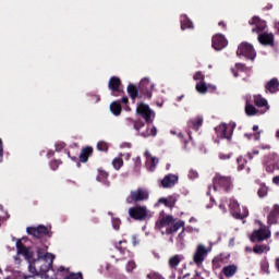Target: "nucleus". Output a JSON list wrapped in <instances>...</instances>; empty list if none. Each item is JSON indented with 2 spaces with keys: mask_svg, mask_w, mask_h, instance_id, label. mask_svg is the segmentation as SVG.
I'll use <instances>...</instances> for the list:
<instances>
[{
  "mask_svg": "<svg viewBox=\"0 0 279 279\" xmlns=\"http://www.w3.org/2000/svg\"><path fill=\"white\" fill-rule=\"evenodd\" d=\"M180 228H184V221L174 219L173 216H161L156 222V229L161 234H173L178 232Z\"/></svg>",
  "mask_w": 279,
  "mask_h": 279,
  "instance_id": "nucleus-1",
  "label": "nucleus"
},
{
  "mask_svg": "<svg viewBox=\"0 0 279 279\" xmlns=\"http://www.w3.org/2000/svg\"><path fill=\"white\" fill-rule=\"evenodd\" d=\"M219 208L220 210H222V213H228V208L232 215V217H234V219H245V217H247V215H250V211L246 209V207H240L239 203L235 199H228V198H222L220 204H219Z\"/></svg>",
  "mask_w": 279,
  "mask_h": 279,
  "instance_id": "nucleus-2",
  "label": "nucleus"
},
{
  "mask_svg": "<svg viewBox=\"0 0 279 279\" xmlns=\"http://www.w3.org/2000/svg\"><path fill=\"white\" fill-rule=\"evenodd\" d=\"M250 25H255L252 32L255 34H258V41L260 43V45H274V34L271 33L260 34V32H265V27H267V24L265 23V21L260 20V17L258 16H254L250 22Z\"/></svg>",
  "mask_w": 279,
  "mask_h": 279,
  "instance_id": "nucleus-3",
  "label": "nucleus"
},
{
  "mask_svg": "<svg viewBox=\"0 0 279 279\" xmlns=\"http://www.w3.org/2000/svg\"><path fill=\"white\" fill-rule=\"evenodd\" d=\"M217 186L223 189V191L230 190L232 186V179L230 177H223L221 174H217L214 179V185L209 186L207 195H211L213 193L217 192Z\"/></svg>",
  "mask_w": 279,
  "mask_h": 279,
  "instance_id": "nucleus-4",
  "label": "nucleus"
},
{
  "mask_svg": "<svg viewBox=\"0 0 279 279\" xmlns=\"http://www.w3.org/2000/svg\"><path fill=\"white\" fill-rule=\"evenodd\" d=\"M208 247L204 244H198L194 251L191 265H196V267H202L204 260H206V257L208 256Z\"/></svg>",
  "mask_w": 279,
  "mask_h": 279,
  "instance_id": "nucleus-5",
  "label": "nucleus"
},
{
  "mask_svg": "<svg viewBox=\"0 0 279 279\" xmlns=\"http://www.w3.org/2000/svg\"><path fill=\"white\" fill-rule=\"evenodd\" d=\"M205 75L202 72H196L194 74V80L196 83V90L197 93H199L201 95H206V93H208V88H213V90H216V86H210V85H206V82H204L205 80Z\"/></svg>",
  "mask_w": 279,
  "mask_h": 279,
  "instance_id": "nucleus-6",
  "label": "nucleus"
},
{
  "mask_svg": "<svg viewBox=\"0 0 279 279\" xmlns=\"http://www.w3.org/2000/svg\"><path fill=\"white\" fill-rule=\"evenodd\" d=\"M236 56H243L247 58V60H254L256 58V50H254V46L247 43H242L238 47Z\"/></svg>",
  "mask_w": 279,
  "mask_h": 279,
  "instance_id": "nucleus-7",
  "label": "nucleus"
},
{
  "mask_svg": "<svg viewBox=\"0 0 279 279\" xmlns=\"http://www.w3.org/2000/svg\"><path fill=\"white\" fill-rule=\"evenodd\" d=\"M218 138H227L230 141L232 138V132H234V126L232 124L221 123L215 129Z\"/></svg>",
  "mask_w": 279,
  "mask_h": 279,
  "instance_id": "nucleus-8",
  "label": "nucleus"
},
{
  "mask_svg": "<svg viewBox=\"0 0 279 279\" xmlns=\"http://www.w3.org/2000/svg\"><path fill=\"white\" fill-rule=\"evenodd\" d=\"M257 223L260 226L258 230H255L253 234L251 235V241L254 243L255 241H265L266 239H269L271 236V231L265 226L260 223V221H257Z\"/></svg>",
  "mask_w": 279,
  "mask_h": 279,
  "instance_id": "nucleus-9",
  "label": "nucleus"
},
{
  "mask_svg": "<svg viewBox=\"0 0 279 279\" xmlns=\"http://www.w3.org/2000/svg\"><path fill=\"white\" fill-rule=\"evenodd\" d=\"M136 113L141 114V117L145 119L146 123H151L156 117V113H154V111L146 104H140L136 108Z\"/></svg>",
  "mask_w": 279,
  "mask_h": 279,
  "instance_id": "nucleus-10",
  "label": "nucleus"
},
{
  "mask_svg": "<svg viewBox=\"0 0 279 279\" xmlns=\"http://www.w3.org/2000/svg\"><path fill=\"white\" fill-rule=\"evenodd\" d=\"M154 83L149 78H143L140 83L141 97L144 99H151V92L154 90Z\"/></svg>",
  "mask_w": 279,
  "mask_h": 279,
  "instance_id": "nucleus-11",
  "label": "nucleus"
},
{
  "mask_svg": "<svg viewBox=\"0 0 279 279\" xmlns=\"http://www.w3.org/2000/svg\"><path fill=\"white\" fill-rule=\"evenodd\" d=\"M149 193L147 190L138 189L131 192V196L126 198L128 204H132V202H145L148 199Z\"/></svg>",
  "mask_w": 279,
  "mask_h": 279,
  "instance_id": "nucleus-12",
  "label": "nucleus"
},
{
  "mask_svg": "<svg viewBox=\"0 0 279 279\" xmlns=\"http://www.w3.org/2000/svg\"><path fill=\"white\" fill-rule=\"evenodd\" d=\"M27 234L35 236V239H40L43 236H51L49 234V229L47 227L39 225L38 227H28L26 229Z\"/></svg>",
  "mask_w": 279,
  "mask_h": 279,
  "instance_id": "nucleus-13",
  "label": "nucleus"
},
{
  "mask_svg": "<svg viewBox=\"0 0 279 279\" xmlns=\"http://www.w3.org/2000/svg\"><path fill=\"white\" fill-rule=\"evenodd\" d=\"M211 46L216 51H221L228 47V39L222 34H216L211 38Z\"/></svg>",
  "mask_w": 279,
  "mask_h": 279,
  "instance_id": "nucleus-14",
  "label": "nucleus"
},
{
  "mask_svg": "<svg viewBox=\"0 0 279 279\" xmlns=\"http://www.w3.org/2000/svg\"><path fill=\"white\" fill-rule=\"evenodd\" d=\"M129 215L132 217V219L143 220L145 217H147V207L145 206H136L131 207L129 209Z\"/></svg>",
  "mask_w": 279,
  "mask_h": 279,
  "instance_id": "nucleus-15",
  "label": "nucleus"
},
{
  "mask_svg": "<svg viewBox=\"0 0 279 279\" xmlns=\"http://www.w3.org/2000/svg\"><path fill=\"white\" fill-rule=\"evenodd\" d=\"M278 160L279 158H278V155L276 154L266 156L264 159L265 171H267V173H274V171L276 170V163L278 162Z\"/></svg>",
  "mask_w": 279,
  "mask_h": 279,
  "instance_id": "nucleus-16",
  "label": "nucleus"
},
{
  "mask_svg": "<svg viewBox=\"0 0 279 279\" xmlns=\"http://www.w3.org/2000/svg\"><path fill=\"white\" fill-rule=\"evenodd\" d=\"M125 241H119L118 243H116V248L118 250L121 256L120 258H117V260H121V258L123 260H126V258H132V256H134L132 252L125 248Z\"/></svg>",
  "mask_w": 279,
  "mask_h": 279,
  "instance_id": "nucleus-17",
  "label": "nucleus"
},
{
  "mask_svg": "<svg viewBox=\"0 0 279 279\" xmlns=\"http://www.w3.org/2000/svg\"><path fill=\"white\" fill-rule=\"evenodd\" d=\"M109 89L112 92V95L117 97L121 93V78L112 76L109 80Z\"/></svg>",
  "mask_w": 279,
  "mask_h": 279,
  "instance_id": "nucleus-18",
  "label": "nucleus"
},
{
  "mask_svg": "<svg viewBox=\"0 0 279 279\" xmlns=\"http://www.w3.org/2000/svg\"><path fill=\"white\" fill-rule=\"evenodd\" d=\"M144 156L146 158V169H148V171H155L156 166L158 165V158L151 156L149 150H146Z\"/></svg>",
  "mask_w": 279,
  "mask_h": 279,
  "instance_id": "nucleus-19",
  "label": "nucleus"
},
{
  "mask_svg": "<svg viewBox=\"0 0 279 279\" xmlns=\"http://www.w3.org/2000/svg\"><path fill=\"white\" fill-rule=\"evenodd\" d=\"M178 184V175L168 174L161 180V185L163 189H171Z\"/></svg>",
  "mask_w": 279,
  "mask_h": 279,
  "instance_id": "nucleus-20",
  "label": "nucleus"
},
{
  "mask_svg": "<svg viewBox=\"0 0 279 279\" xmlns=\"http://www.w3.org/2000/svg\"><path fill=\"white\" fill-rule=\"evenodd\" d=\"M204 124V118L202 116H198L196 118H193L192 120H190L187 122V126L191 130H195L197 132V130H199V128Z\"/></svg>",
  "mask_w": 279,
  "mask_h": 279,
  "instance_id": "nucleus-21",
  "label": "nucleus"
},
{
  "mask_svg": "<svg viewBox=\"0 0 279 279\" xmlns=\"http://www.w3.org/2000/svg\"><path fill=\"white\" fill-rule=\"evenodd\" d=\"M279 90V82L278 78H271L267 84H266V92L267 93H278Z\"/></svg>",
  "mask_w": 279,
  "mask_h": 279,
  "instance_id": "nucleus-22",
  "label": "nucleus"
},
{
  "mask_svg": "<svg viewBox=\"0 0 279 279\" xmlns=\"http://www.w3.org/2000/svg\"><path fill=\"white\" fill-rule=\"evenodd\" d=\"M160 204H165L168 208H173L175 205V198L173 196H170L168 198H159L158 202L155 204V208H158Z\"/></svg>",
  "mask_w": 279,
  "mask_h": 279,
  "instance_id": "nucleus-23",
  "label": "nucleus"
},
{
  "mask_svg": "<svg viewBox=\"0 0 279 279\" xmlns=\"http://www.w3.org/2000/svg\"><path fill=\"white\" fill-rule=\"evenodd\" d=\"M181 23V29H193L195 26L193 25V22L189 19L186 15H181L180 17Z\"/></svg>",
  "mask_w": 279,
  "mask_h": 279,
  "instance_id": "nucleus-24",
  "label": "nucleus"
},
{
  "mask_svg": "<svg viewBox=\"0 0 279 279\" xmlns=\"http://www.w3.org/2000/svg\"><path fill=\"white\" fill-rule=\"evenodd\" d=\"M255 106L258 108H265V110H269V105L267 104V99L263 98L260 95L254 96Z\"/></svg>",
  "mask_w": 279,
  "mask_h": 279,
  "instance_id": "nucleus-25",
  "label": "nucleus"
},
{
  "mask_svg": "<svg viewBox=\"0 0 279 279\" xmlns=\"http://www.w3.org/2000/svg\"><path fill=\"white\" fill-rule=\"evenodd\" d=\"M236 265H229L222 268V274L226 276V278H232V276L236 274Z\"/></svg>",
  "mask_w": 279,
  "mask_h": 279,
  "instance_id": "nucleus-26",
  "label": "nucleus"
},
{
  "mask_svg": "<svg viewBox=\"0 0 279 279\" xmlns=\"http://www.w3.org/2000/svg\"><path fill=\"white\" fill-rule=\"evenodd\" d=\"M182 260H184V256L183 255H174L169 259V265L171 267V269H175L178 267V265H180V263H182Z\"/></svg>",
  "mask_w": 279,
  "mask_h": 279,
  "instance_id": "nucleus-27",
  "label": "nucleus"
},
{
  "mask_svg": "<svg viewBox=\"0 0 279 279\" xmlns=\"http://www.w3.org/2000/svg\"><path fill=\"white\" fill-rule=\"evenodd\" d=\"M90 154H93V148L92 147H87V148L83 149L81 155H80V161L81 162H87L88 161V156H90Z\"/></svg>",
  "mask_w": 279,
  "mask_h": 279,
  "instance_id": "nucleus-28",
  "label": "nucleus"
},
{
  "mask_svg": "<svg viewBox=\"0 0 279 279\" xmlns=\"http://www.w3.org/2000/svg\"><path fill=\"white\" fill-rule=\"evenodd\" d=\"M110 111L112 112V114H114V117H119V114H121V104L117 101L111 102Z\"/></svg>",
  "mask_w": 279,
  "mask_h": 279,
  "instance_id": "nucleus-29",
  "label": "nucleus"
},
{
  "mask_svg": "<svg viewBox=\"0 0 279 279\" xmlns=\"http://www.w3.org/2000/svg\"><path fill=\"white\" fill-rule=\"evenodd\" d=\"M245 112L248 117H254V114H256L258 112V109L256 107H254L253 105H250L248 101H246Z\"/></svg>",
  "mask_w": 279,
  "mask_h": 279,
  "instance_id": "nucleus-30",
  "label": "nucleus"
},
{
  "mask_svg": "<svg viewBox=\"0 0 279 279\" xmlns=\"http://www.w3.org/2000/svg\"><path fill=\"white\" fill-rule=\"evenodd\" d=\"M128 94L130 95L131 99H136V97H138V88H136L134 84H130L128 86Z\"/></svg>",
  "mask_w": 279,
  "mask_h": 279,
  "instance_id": "nucleus-31",
  "label": "nucleus"
},
{
  "mask_svg": "<svg viewBox=\"0 0 279 279\" xmlns=\"http://www.w3.org/2000/svg\"><path fill=\"white\" fill-rule=\"evenodd\" d=\"M235 69H236V71H234V69H231L234 77H239V72L250 71V69H247L245 65H243L241 63H236Z\"/></svg>",
  "mask_w": 279,
  "mask_h": 279,
  "instance_id": "nucleus-32",
  "label": "nucleus"
},
{
  "mask_svg": "<svg viewBox=\"0 0 279 279\" xmlns=\"http://www.w3.org/2000/svg\"><path fill=\"white\" fill-rule=\"evenodd\" d=\"M267 193H269V187H267L265 184H262L257 191L258 197H267Z\"/></svg>",
  "mask_w": 279,
  "mask_h": 279,
  "instance_id": "nucleus-33",
  "label": "nucleus"
},
{
  "mask_svg": "<svg viewBox=\"0 0 279 279\" xmlns=\"http://www.w3.org/2000/svg\"><path fill=\"white\" fill-rule=\"evenodd\" d=\"M253 252L255 254H264V252H269V247L267 245H255Z\"/></svg>",
  "mask_w": 279,
  "mask_h": 279,
  "instance_id": "nucleus-34",
  "label": "nucleus"
},
{
  "mask_svg": "<svg viewBox=\"0 0 279 279\" xmlns=\"http://www.w3.org/2000/svg\"><path fill=\"white\" fill-rule=\"evenodd\" d=\"M112 166L117 171H119V169L123 167V159L121 157H116L112 160Z\"/></svg>",
  "mask_w": 279,
  "mask_h": 279,
  "instance_id": "nucleus-35",
  "label": "nucleus"
},
{
  "mask_svg": "<svg viewBox=\"0 0 279 279\" xmlns=\"http://www.w3.org/2000/svg\"><path fill=\"white\" fill-rule=\"evenodd\" d=\"M158 134V130L156 126H153L150 130H147L146 132H142L141 136H144V138H147V136H156Z\"/></svg>",
  "mask_w": 279,
  "mask_h": 279,
  "instance_id": "nucleus-36",
  "label": "nucleus"
},
{
  "mask_svg": "<svg viewBox=\"0 0 279 279\" xmlns=\"http://www.w3.org/2000/svg\"><path fill=\"white\" fill-rule=\"evenodd\" d=\"M98 182H102L106 184V180H108V172L104 170H98V175H97Z\"/></svg>",
  "mask_w": 279,
  "mask_h": 279,
  "instance_id": "nucleus-37",
  "label": "nucleus"
},
{
  "mask_svg": "<svg viewBox=\"0 0 279 279\" xmlns=\"http://www.w3.org/2000/svg\"><path fill=\"white\" fill-rule=\"evenodd\" d=\"M238 171H243L245 169V165H247V161L243 157H238Z\"/></svg>",
  "mask_w": 279,
  "mask_h": 279,
  "instance_id": "nucleus-38",
  "label": "nucleus"
},
{
  "mask_svg": "<svg viewBox=\"0 0 279 279\" xmlns=\"http://www.w3.org/2000/svg\"><path fill=\"white\" fill-rule=\"evenodd\" d=\"M245 138H247L248 141H259L260 140V132H257L255 134L252 133H246L244 134Z\"/></svg>",
  "mask_w": 279,
  "mask_h": 279,
  "instance_id": "nucleus-39",
  "label": "nucleus"
},
{
  "mask_svg": "<svg viewBox=\"0 0 279 279\" xmlns=\"http://www.w3.org/2000/svg\"><path fill=\"white\" fill-rule=\"evenodd\" d=\"M260 269H262L263 274H269V262H267V259L262 260Z\"/></svg>",
  "mask_w": 279,
  "mask_h": 279,
  "instance_id": "nucleus-40",
  "label": "nucleus"
},
{
  "mask_svg": "<svg viewBox=\"0 0 279 279\" xmlns=\"http://www.w3.org/2000/svg\"><path fill=\"white\" fill-rule=\"evenodd\" d=\"M126 121H132L134 123V130H141V128H145V122L143 121H133L132 118H128Z\"/></svg>",
  "mask_w": 279,
  "mask_h": 279,
  "instance_id": "nucleus-41",
  "label": "nucleus"
},
{
  "mask_svg": "<svg viewBox=\"0 0 279 279\" xmlns=\"http://www.w3.org/2000/svg\"><path fill=\"white\" fill-rule=\"evenodd\" d=\"M98 151H108V144L104 141L98 142L97 144Z\"/></svg>",
  "mask_w": 279,
  "mask_h": 279,
  "instance_id": "nucleus-42",
  "label": "nucleus"
},
{
  "mask_svg": "<svg viewBox=\"0 0 279 279\" xmlns=\"http://www.w3.org/2000/svg\"><path fill=\"white\" fill-rule=\"evenodd\" d=\"M268 223H270V226H272V223H278V215L270 213L268 215Z\"/></svg>",
  "mask_w": 279,
  "mask_h": 279,
  "instance_id": "nucleus-43",
  "label": "nucleus"
},
{
  "mask_svg": "<svg viewBox=\"0 0 279 279\" xmlns=\"http://www.w3.org/2000/svg\"><path fill=\"white\" fill-rule=\"evenodd\" d=\"M136 269V263L134 260H129L126 264V271H134Z\"/></svg>",
  "mask_w": 279,
  "mask_h": 279,
  "instance_id": "nucleus-44",
  "label": "nucleus"
},
{
  "mask_svg": "<svg viewBox=\"0 0 279 279\" xmlns=\"http://www.w3.org/2000/svg\"><path fill=\"white\" fill-rule=\"evenodd\" d=\"M111 223L114 230H119V227L121 226V220L119 218H112Z\"/></svg>",
  "mask_w": 279,
  "mask_h": 279,
  "instance_id": "nucleus-45",
  "label": "nucleus"
},
{
  "mask_svg": "<svg viewBox=\"0 0 279 279\" xmlns=\"http://www.w3.org/2000/svg\"><path fill=\"white\" fill-rule=\"evenodd\" d=\"M60 165H62V162L60 160H53L50 162V167L53 171H56V169H58V167H60Z\"/></svg>",
  "mask_w": 279,
  "mask_h": 279,
  "instance_id": "nucleus-46",
  "label": "nucleus"
},
{
  "mask_svg": "<svg viewBox=\"0 0 279 279\" xmlns=\"http://www.w3.org/2000/svg\"><path fill=\"white\" fill-rule=\"evenodd\" d=\"M147 278H149V279H165V278H162V276H160V275L157 274V272H150V274H148V275H147Z\"/></svg>",
  "mask_w": 279,
  "mask_h": 279,
  "instance_id": "nucleus-47",
  "label": "nucleus"
},
{
  "mask_svg": "<svg viewBox=\"0 0 279 279\" xmlns=\"http://www.w3.org/2000/svg\"><path fill=\"white\" fill-rule=\"evenodd\" d=\"M197 177H198L197 171L190 170V172H189L190 180H195V179H197Z\"/></svg>",
  "mask_w": 279,
  "mask_h": 279,
  "instance_id": "nucleus-48",
  "label": "nucleus"
},
{
  "mask_svg": "<svg viewBox=\"0 0 279 279\" xmlns=\"http://www.w3.org/2000/svg\"><path fill=\"white\" fill-rule=\"evenodd\" d=\"M231 157L232 155L230 154H223V153L219 154L220 160H230Z\"/></svg>",
  "mask_w": 279,
  "mask_h": 279,
  "instance_id": "nucleus-49",
  "label": "nucleus"
},
{
  "mask_svg": "<svg viewBox=\"0 0 279 279\" xmlns=\"http://www.w3.org/2000/svg\"><path fill=\"white\" fill-rule=\"evenodd\" d=\"M63 147H65L64 142H58V143L56 144V150H57V151H62V148H63Z\"/></svg>",
  "mask_w": 279,
  "mask_h": 279,
  "instance_id": "nucleus-50",
  "label": "nucleus"
},
{
  "mask_svg": "<svg viewBox=\"0 0 279 279\" xmlns=\"http://www.w3.org/2000/svg\"><path fill=\"white\" fill-rule=\"evenodd\" d=\"M0 162H3V142L0 138Z\"/></svg>",
  "mask_w": 279,
  "mask_h": 279,
  "instance_id": "nucleus-51",
  "label": "nucleus"
},
{
  "mask_svg": "<svg viewBox=\"0 0 279 279\" xmlns=\"http://www.w3.org/2000/svg\"><path fill=\"white\" fill-rule=\"evenodd\" d=\"M69 279H82L81 272L70 275Z\"/></svg>",
  "mask_w": 279,
  "mask_h": 279,
  "instance_id": "nucleus-52",
  "label": "nucleus"
},
{
  "mask_svg": "<svg viewBox=\"0 0 279 279\" xmlns=\"http://www.w3.org/2000/svg\"><path fill=\"white\" fill-rule=\"evenodd\" d=\"M138 243H140V241L137 240L136 235H133V236H132V244H133L134 246H136V245H138Z\"/></svg>",
  "mask_w": 279,
  "mask_h": 279,
  "instance_id": "nucleus-53",
  "label": "nucleus"
},
{
  "mask_svg": "<svg viewBox=\"0 0 279 279\" xmlns=\"http://www.w3.org/2000/svg\"><path fill=\"white\" fill-rule=\"evenodd\" d=\"M272 183H275L276 186H279V175L272 178Z\"/></svg>",
  "mask_w": 279,
  "mask_h": 279,
  "instance_id": "nucleus-54",
  "label": "nucleus"
},
{
  "mask_svg": "<svg viewBox=\"0 0 279 279\" xmlns=\"http://www.w3.org/2000/svg\"><path fill=\"white\" fill-rule=\"evenodd\" d=\"M271 213H274V215H279V205H275Z\"/></svg>",
  "mask_w": 279,
  "mask_h": 279,
  "instance_id": "nucleus-55",
  "label": "nucleus"
},
{
  "mask_svg": "<svg viewBox=\"0 0 279 279\" xmlns=\"http://www.w3.org/2000/svg\"><path fill=\"white\" fill-rule=\"evenodd\" d=\"M58 271H66V268H64V266H60V267L58 268Z\"/></svg>",
  "mask_w": 279,
  "mask_h": 279,
  "instance_id": "nucleus-56",
  "label": "nucleus"
},
{
  "mask_svg": "<svg viewBox=\"0 0 279 279\" xmlns=\"http://www.w3.org/2000/svg\"><path fill=\"white\" fill-rule=\"evenodd\" d=\"M121 102H122V104H128V97H123V98L121 99Z\"/></svg>",
  "mask_w": 279,
  "mask_h": 279,
  "instance_id": "nucleus-57",
  "label": "nucleus"
},
{
  "mask_svg": "<svg viewBox=\"0 0 279 279\" xmlns=\"http://www.w3.org/2000/svg\"><path fill=\"white\" fill-rule=\"evenodd\" d=\"M276 268H277L278 271H279V258L276 259Z\"/></svg>",
  "mask_w": 279,
  "mask_h": 279,
  "instance_id": "nucleus-58",
  "label": "nucleus"
},
{
  "mask_svg": "<svg viewBox=\"0 0 279 279\" xmlns=\"http://www.w3.org/2000/svg\"><path fill=\"white\" fill-rule=\"evenodd\" d=\"M253 132H258V125L253 126Z\"/></svg>",
  "mask_w": 279,
  "mask_h": 279,
  "instance_id": "nucleus-59",
  "label": "nucleus"
},
{
  "mask_svg": "<svg viewBox=\"0 0 279 279\" xmlns=\"http://www.w3.org/2000/svg\"><path fill=\"white\" fill-rule=\"evenodd\" d=\"M24 279H34V276H25Z\"/></svg>",
  "mask_w": 279,
  "mask_h": 279,
  "instance_id": "nucleus-60",
  "label": "nucleus"
},
{
  "mask_svg": "<svg viewBox=\"0 0 279 279\" xmlns=\"http://www.w3.org/2000/svg\"><path fill=\"white\" fill-rule=\"evenodd\" d=\"M51 156H53V151L50 150V151L48 153V158H51Z\"/></svg>",
  "mask_w": 279,
  "mask_h": 279,
  "instance_id": "nucleus-61",
  "label": "nucleus"
},
{
  "mask_svg": "<svg viewBox=\"0 0 279 279\" xmlns=\"http://www.w3.org/2000/svg\"><path fill=\"white\" fill-rule=\"evenodd\" d=\"M247 156H248L250 160H252V158H254V157H252V153H248Z\"/></svg>",
  "mask_w": 279,
  "mask_h": 279,
  "instance_id": "nucleus-62",
  "label": "nucleus"
},
{
  "mask_svg": "<svg viewBox=\"0 0 279 279\" xmlns=\"http://www.w3.org/2000/svg\"><path fill=\"white\" fill-rule=\"evenodd\" d=\"M246 252H252V248H250L248 246L245 247Z\"/></svg>",
  "mask_w": 279,
  "mask_h": 279,
  "instance_id": "nucleus-63",
  "label": "nucleus"
},
{
  "mask_svg": "<svg viewBox=\"0 0 279 279\" xmlns=\"http://www.w3.org/2000/svg\"><path fill=\"white\" fill-rule=\"evenodd\" d=\"M253 154H254L255 156H258V150H253Z\"/></svg>",
  "mask_w": 279,
  "mask_h": 279,
  "instance_id": "nucleus-64",
  "label": "nucleus"
}]
</instances>
